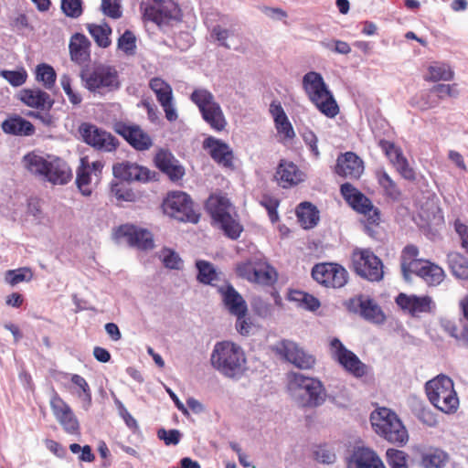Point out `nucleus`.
<instances>
[{
  "mask_svg": "<svg viewBox=\"0 0 468 468\" xmlns=\"http://www.w3.org/2000/svg\"><path fill=\"white\" fill-rule=\"evenodd\" d=\"M210 363L221 375L232 379L240 378L247 369V359L243 349L230 341L215 344Z\"/></svg>",
  "mask_w": 468,
  "mask_h": 468,
  "instance_id": "nucleus-1",
  "label": "nucleus"
},
{
  "mask_svg": "<svg viewBox=\"0 0 468 468\" xmlns=\"http://www.w3.org/2000/svg\"><path fill=\"white\" fill-rule=\"evenodd\" d=\"M288 378V388L300 406L317 408L324 403L326 392L319 379L295 372L290 373Z\"/></svg>",
  "mask_w": 468,
  "mask_h": 468,
  "instance_id": "nucleus-2",
  "label": "nucleus"
},
{
  "mask_svg": "<svg viewBox=\"0 0 468 468\" xmlns=\"http://www.w3.org/2000/svg\"><path fill=\"white\" fill-rule=\"evenodd\" d=\"M303 88L308 99L326 117L334 118L338 114L339 107L319 72L309 71L304 74Z\"/></svg>",
  "mask_w": 468,
  "mask_h": 468,
  "instance_id": "nucleus-3",
  "label": "nucleus"
},
{
  "mask_svg": "<svg viewBox=\"0 0 468 468\" xmlns=\"http://www.w3.org/2000/svg\"><path fill=\"white\" fill-rule=\"evenodd\" d=\"M373 430L386 441L403 446L409 441L408 431L398 415L387 408H380L370 415Z\"/></svg>",
  "mask_w": 468,
  "mask_h": 468,
  "instance_id": "nucleus-4",
  "label": "nucleus"
},
{
  "mask_svg": "<svg viewBox=\"0 0 468 468\" xmlns=\"http://www.w3.org/2000/svg\"><path fill=\"white\" fill-rule=\"evenodd\" d=\"M340 193L355 211L366 216L364 230L367 235L376 239L378 235L376 228L380 223V210L373 206L372 201L366 195L350 183L342 184Z\"/></svg>",
  "mask_w": 468,
  "mask_h": 468,
  "instance_id": "nucleus-5",
  "label": "nucleus"
},
{
  "mask_svg": "<svg viewBox=\"0 0 468 468\" xmlns=\"http://www.w3.org/2000/svg\"><path fill=\"white\" fill-rule=\"evenodd\" d=\"M425 391L430 402L444 413L454 412L459 399L453 388V381L445 375H439L425 384Z\"/></svg>",
  "mask_w": 468,
  "mask_h": 468,
  "instance_id": "nucleus-6",
  "label": "nucleus"
},
{
  "mask_svg": "<svg viewBox=\"0 0 468 468\" xmlns=\"http://www.w3.org/2000/svg\"><path fill=\"white\" fill-rule=\"evenodd\" d=\"M80 79L84 87L93 93L104 94L120 89L119 74L112 66L99 64L92 69H83Z\"/></svg>",
  "mask_w": 468,
  "mask_h": 468,
  "instance_id": "nucleus-7",
  "label": "nucleus"
},
{
  "mask_svg": "<svg viewBox=\"0 0 468 468\" xmlns=\"http://www.w3.org/2000/svg\"><path fill=\"white\" fill-rule=\"evenodd\" d=\"M164 212L169 217L180 221L197 224L200 215L194 209L191 197L183 191H172L167 194L163 202Z\"/></svg>",
  "mask_w": 468,
  "mask_h": 468,
  "instance_id": "nucleus-8",
  "label": "nucleus"
},
{
  "mask_svg": "<svg viewBox=\"0 0 468 468\" xmlns=\"http://www.w3.org/2000/svg\"><path fill=\"white\" fill-rule=\"evenodd\" d=\"M352 265L354 271L367 281L380 282L383 279V262L370 250L354 252Z\"/></svg>",
  "mask_w": 468,
  "mask_h": 468,
  "instance_id": "nucleus-9",
  "label": "nucleus"
},
{
  "mask_svg": "<svg viewBox=\"0 0 468 468\" xmlns=\"http://www.w3.org/2000/svg\"><path fill=\"white\" fill-rule=\"evenodd\" d=\"M141 8H144V18L158 26H166L181 18V10L172 0H153L144 5L142 4Z\"/></svg>",
  "mask_w": 468,
  "mask_h": 468,
  "instance_id": "nucleus-10",
  "label": "nucleus"
},
{
  "mask_svg": "<svg viewBox=\"0 0 468 468\" xmlns=\"http://www.w3.org/2000/svg\"><path fill=\"white\" fill-rule=\"evenodd\" d=\"M275 354L299 369L307 370L314 367L316 358L292 340L282 339L272 346Z\"/></svg>",
  "mask_w": 468,
  "mask_h": 468,
  "instance_id": "nucleus-11",
  "label": "nucleus"
},
{
  "mask_svg": "<svg viewBox=\"0 0 468 468\" xmlns=\"http://www.w3.org/2000/svg\"><path fill=\"white\" fill-rule=\"evenodd\" d=\"M312 277L318 283L328 288H342L348 280V272L338 263H316L312 269Z\"/></svg>",
  "mask_w": 468,
  "mask_h": 468,
  "instance_id": "nucleus-12",
  "label": "nucleus"
},
{
  "mask_svg": "<svg viewBox=\"0 0 468 468\" xmlns=\"http://www.w3.org/2000/svg\"><path fill=\"white\" fill-rule=\"evenodd\" d=\"M79 133L87 144L99 151L112 152L118 146V139L115 136L94 124L81 123Z\"/></svg>",
  "mask_w": 468,
  "mask_h": 468,
  "instance_id": "nucleus-13",
  "label": "nucleus"
},
{
  "mask_svg": "<svg viewBox=\"0 0 468 468\" xmlns=\"http://www.w3.org/2000/svg\"><path fill=\"white\" fill-rule=\"evenodd\" d=\"M331 346L335 349V357L337 362L356 378H362L367 374L368 367L358 356L347 349L336 337L331 341Z\"/></svg>",
  "mask_w": 468,
  "mask_h": 468,
  "instance_id": "nucleus-14",
  "label": "nucleus"
},
{
  "mask_svg": "<svg viewBox=\"0 0 468 468\" xmlns=\"http://www.w3.org/2000/svg\"><path fill=\"white\" fill-rule=\"evenodd\" d=\"M112 174L115 178L122 181H137L140 183L155 181L158 176L156 172L129 161L114 164L112 166Z\"/></svg>",
  "mask_w": 468,
  "mask_h": 468,
  "instance_id": "nucleus-15",
  "label": "nucleus"
},
{
  "mask_svg": "<svg viewBox=\"0 0 468 468\" xmlns=\"http://www.w3.org/2000/svg\"><path fill=\"white\" fill-rule=\"evenodd\" d=\"M350 312L359 314L366 321L372 324H382L386 321V315L381 307L371 298L365 295H358L347 303Z\"/></svg>",
  "mask_w": 468,
  "mask_h": 468,
  "instance_id": "nucleus-16",
  "label": "nucleus"
},
{
  "mask_svg": "<svg viewBox=\"0 0 468 468\" xmlns=\"http://www.w3.org/2000/svg\"><path fill=\"white\" fill-rule=\"evenodd\" d=\"M115 235L118 239H125L130 246L142 250H152L154 247L153 234L149 230L137 228L134 225L120 226Z\"/></svg>",
  "mask_w": 468,
  "mask_h": 468,
  "instance_id": "nucleus-17",
  "label": "nucleus"
},
{
  "mask_svg": "<svg viewBox=\"0 0 468 468\" xmlns=\"http://www.w3.org/2000/svg\"><path fill=\"white\" fill-rule=\"evenodd\" d=\"M396 303L403 311H407L411 316L418 317L423 313H432L436 305L431 296L408 295L400 292L395 299Z\"/></svg>",
  "mask_w": 468,
  "mask_h": 468,
  "instance_id": "nucleus-18",
  "label": "nucleus"
},
{
  "mask_svg": "<svg viewBox=\"0 0 468 468\" xmlns=\"http://www.w3.org/2000/svg\"><path fill=\"white\" fill-rule=\"evenodd\" d=\"M154 163L172 182H178L186 174L180 161L167 149L158 150L154 157Z\"/></svg>",
  "mask_w": 468,
  "mask_h": 468,
  "instance_id": "nucleus-19",
  "label": "nucleus"
},
{
  "mask_svg": "<svg viewBox=\"0 0 468 468\" xmlns=\"http://www.w3.org/2000/svg\"><path fill=\"white\" fill-rule=\"evenodd\" d=\"M346 468H386L381 458L372 449L355 446L346 457Z\"/></svg>",
  "mask_w": 468,
  "mask_h": 468,
  "instance_id": "nucleus-20",
  "label": "nucleus"
},
{
  "mask_svg": "<svg viewBox=\"0 0 468 468\" xmlns=\"http://www.w3.org/2000/svg\"><path fill=\"white\" fill-rule=\"evenodd\" d=\"M217 292L221 295L222 303L230 314L237 318L246 316L247 303L231 283L226 282L225 285L217 286Z\"/></svg>",
  "mask_w": 468,
  "mask_h": 468,
  "instance_id": "nucleus-21",
  "label": "nucleus"
},
{
  "mask_svg": "<svg viewBox=\"0 0 468 468\" xmlns=\"http://www.w3.org/2000/svg\"><path fill=\"white\" fill-rule=\"evenodd\" d=\"M116 132L122 136L126 142L137 151H145L153 145V140L139 125H127L120 123Z\"/></svg>",
  "mask_w": 468,
  "mask_h": 468,
  "instance_id": "nucleus-22",
  "label": "nucleus"
},
{
  "mask_svg": "<svg viewBox=\"0 0 468 468\" xmlns=\"http://www.w3.org/2000/svg\"><path fill=\"white\" fill-rule=\"evenodd\" d=\"M363 171L362 159L353 152L341 154L336 159L335 172L342 177L358 179Z\"/></svg>",
  "mask_w": 468,
  "mask_h": 468,
  "instance_id": "nucleus-23",
  "label": "nucleus"
},
{
  "mask_svg": "<svg viewBox=\"0 0 468 468\" xmlns=\"http://www.w3.org/2000/svg\"><path fill=\"white\" fill-rule=\"evenodd\" d=\"M48 170L44 179L53 185H66L72 178V172L69 165L61 158L48 156Z\"/></svg>",
  "mask_w": 468,
  "mask_h": 468,
  "instance_id": "nucleus-24",
  "label": "nucleus"
},
{
  "mask_svg": "<svg viewBox=\"0 0 468 468\" xmlns=\"http://www.w3.org/2000/svg\"><path fill=\"white\" fill-rule=\"evenodd\" d=\"M203 148L208 150L211 158L225 166L232 165L233 152L222 140L209 136L203 142Z\"/></svg>",
  "mask_w": 468,
  "mask_h": 468,
  "instance_id": "nucleus-25",
  "label": "nucleus"
},
{
  "mask_svg": "<svg viewBox=\"0 0 468 468\" xmlns=\"http://www.w3.org/2000/svg\"><path fill=\"white\" fill-rule=\"evenodd\" d=\"M5 133L14 136H31L35 133V126L18 114H10L2 122Z\"/></svg>",
  "mask_w": 468,
  "mask_h": 468,
  "instance_id": "nucleus-26",
  "label": "nucleus"
},
{
  "mask_svg": "<svg viewBox=\"0 0 468 468\" xmlns=\"http://www.w3.org/2000/svg\"><path fill=\"white\" fill-rule=\"evenodd\" d=\"M19 99L28 107L47 111H49L55 102L48 93L40 89H24L20 91Z\"/></svg>",
  "mask_w": 468,
  "mask_h": 468,
  "instance_id": "nucleus-27",
  "label": "nucleus"
},
{
  "mask_svg": "<svg viewBox=\"0 0 468 468\" xmlns=\"http://www.w3.org/2000/svg\"><path fill=\"white\" fill-rule=\"evenodd\" d=\"M90 42L81 33H75L69 41V48L70 58L75 63L81 65L90 60Z\"/></svg>",
  "mask_w": 468,
  "mask_h": 468,
  "instance_id": "nucleus-28",
  "label": "nucleus"
},
{
  "mask_svg": "<svg viewBox=\"0 0 468 468\" xmlns=\"http://www.w3.org/2000/svg\"><path fill=\"white\" fill-rule=\"evenodd\" d=\"M411 267L414 268V273L430 286L439 285L444 279L443 270L430 261H426V264L421 266L420 261H412Z\"/></svg>",
  "mask_w": 468,
  "mask_h": 468,
  "instance_id": "nucleus-29",
  "label": "nucleus"
},
{
  "mask_svg": "<svg viewBox=\"0 0 468 468\" xmlns=\"http://www.w3.org/2000/svg\"><path fill=\"white\" fill-rule=\"evenodd\" d=\"M276 179L279 185L283 188L298 184L301 179V174L296 165L292 162L282 160L277 167Z\"/></svg>",
  "mask_w": 468,
  "mask_h": 468,
  "instance_id": "nucleus-30",
  "label": "nucleus"
},
{
  "mask_svg": "<svg viewBox=\"0 0 468 468\" xmlns=\"http://www.w3.org/2000/svg\"><path fill=\"white\" fill-rule=\"evenodd\" d=\"M207 211L210 215L214 223L226 216L231 214L232 205L229 198L222 196L210 197L206 204Z\"/></svg>",
  "mask_w": 468,
  "mask_h": 468,
  "instance_id": "nucleus-31",
  "label": "nucleus"
},
{
  "mask_svg": "<svg viewBox=\"0 0 468 468\" xmlns=\"http://www.w3.org/2000/svg\"><path fill=\"white\" fill-rule=\"evenodd\" d=\"M296 216L302 226L306 229L314 228L319 222V211L310 202H302L296 208Z\"/></svg>",
  "mask_w": 468,
  "mask_h": 468,
  "instance_id": "nucleus-32",
  "label": "nucleus"
},
{
  "mask_svg": "<svg viewBox=\"0 0 468 468\" xmlns=\"http://www.w3.org/2000/svg\"><path fill=\"white\" fill-rule=\"evenodd\" d=\"M448 266L458 280L468 281V259L463 254L452 251L447 254Z\"/></svg>",
  "mask_w": 468,
  "mask_h": 468,
  "instance_id": "nucleus-33",
  "label": "nucleus"
},
{
  "mask_svg": "<svg viewBox=\"0 0 468 468\" xmlns=\"http://www.w3.org/2000/svg\"><path fill=\"white\" fill-rule=\"evenodd\" d=\"M22 163L27 170H28L31 174L36 176L42 177L44 176L48 170V160L44 156L36 154L35 152H30L24 155L22 159Z\"/></svg>",
  "mask_w": 468,
  "mask_h": 468,
  "instance_id": "nucleus-34",
  "label": "nucleus"
},
{
  "mask_svg": "<svg viewBox=\"0 0 468 468\" xmlns=\"http://www.w3.org/2000/svg\"><path fill=\"white\" fill-rule=\"evenodd\" d=\"M215 224L223 231L224 235L231 240H237L244 229L237 215L232 216L229 214Z\"/></svg>",
  "mask_w": 468,
  "mask_h": 468,
  "instance_id": "nucleus-35",
  "label": "nucleus"
},
{
  "mask_svg": "<svg viewBox=\"0 0 468 468\" xmlns=\"http://www.w3.org/2000/svg\"><path fill=\"white\" fill-rule=\"evenodd\" d=\"M200 113L204 121L208 123L212 129L218 132L224 130L227 122L225 120L220 105L218 102L212 103L210 107L207 108Z\"/></svg>",
  "mask_w": 468,
  "mask_h": 468,
  "instance_id": "nucleus-36",
  "label": "nucleus"
},
{
  "mask_svg": "<svg viewBox=\"0 0 468 468\" xmlns=\"http://www.w3.org/2000/svg\"><path fill=\"white\" fill-rule=\"evenodd\" d=\"M448 454L438 448L430 449L421 454V465L424 468H443L447 462Z\"/></svg>",
  "mask_w": 468,
  "mask_h": 468,
  "instance_id": "nucleus-37",
  "label": "nucleus"
},
{
  "mask_svg": "<svg viewBox=\"0 0 468 468\" xmlns=\"http://www.w3.org/2000/svg\"><path fill=\"white\" fill-rule=\"evenodd\" d=\"M197 270V280L204 285L216 286L213 282L218 279L215 266L205 260H197L196 261Z\"/></svg>",
  "mask_w": 468,
  "mask_h": 468,
  "instance_id": "nucleus-38",
  "label": "nucleus"
},
{
  "mask_svg": "<svg viewBox=\"0 0 468 468\" xmlns=\"http://www.w3.org/2000/svg\"><path fill=\"white\" fill-rule=\"evenodd\" d=\"M90 183V164L87 157L80 158V165L77 169L76 185L84 197H90L92 193L89 187Z\"/></svg>",
  "mask_w": 468,
  "mask_h": 468,
  "instance_id": "nucleus-39",
  "label": "nucleus"
},
{
  "mask_svg": "<svg viewBox=\"0 0 468 468\" xmlns=\"http://www.w3.org/2000/svg\"><path fill=\"white\" fill-rule=\"evenodd\" d=\"M150 89L154 92L158 102L163 105L173 101L171 86L163 79L155 77L149 81Z\"/></svg>",
  "mask_w": 468,
  "mask_h": 468,
  "instance_id": "nucleus-40",
  "label": "nucleus"
},
{
  "mask_svg": "<svg viewBox=\"0 0 468 468\" xmlns=\"http://www.w3.org/2000/svg\"><path fill=\"white\" fill-rule=\"evenodd\" d=\"M87 29L100 48H106L111 45L109 37L112 34V28L107 23L103 25L87 24Z\"/></svg>",
  "mask_w": 468,
  "mask_h": 468,
  "instance_id": "nucleus-41",
  "label": "nucleus"
},
{
  "mask_svg": "<svg viewBox=\"0 0 468 468\" xmlns=\"http://www.w3.org/2000/svg\"><path fill=\"white\" fill-rule=\"evenodd\" d=\"M289 299L293 302H297L299 303V306L302 308H304L308 311H316L320 307V301L307 293L302 291H291L289 294Z\"/></svg>",
  "mask_w": 468,
  "mask_h": 468,
  "instance_id": "nucleus-42",
  "label": "nucleus"
},
{
  "mask_svg": "<svg viewBox=\"0 0 468 468\" xmlns=\"http://www.w3.org/2000/svg\"><path fill=\"white\" fill-rule=\"evenodd\" d=\"M57 74L53 67L48 64H40L36 69V80L41 81L43 86L50 90L56 83Z\"/></svg>",
  "mask_w": 468,
  "mask_h": 468,
  "instance_id": "nucleus-43",
  "label": "nucleus"
},
{
  "mask_svg": "<svg viewBox=\"0 0 468 468\" xmlns=\"http://www.w3.org/2000/svg\"><path fill=\"white\" fill-rule=\"evenodd\" d=\"M378 181L384 189L385 195L393 200H398L401 195L396 183L391 179L386 171L378 172Z\"/></svg>",
  "mask_w": 468,
  "mask_h": 468,
  "instance_id": "nucleus-44",
  "label": "nucleus"
},
{
  "mask_svg": "<svg viewBox=\"0 0 468 468\" xmlns=\"http://www.w3.org/2000/svg\"><path fill=\"white\" fill-rule=\"evenodd\" d=\"M190 100L198 107L200 112L210 107L212 103H217L214 95L206 89H196L191 93Z\"/></svg>",
  "mask_w": 468,
  "mask_h": 468,
  "instance_id": "nucleus-45",
  "label": "nucleus"
},
{
  "mask_svg": "<svg viewBox=\"0 0 468 468\" xmlns=\"http://www.w3.org/2000/svg\"><path fill=\"white\" fill-rule=\"evenodd\" d=\"M409 455L401 450L389 448L386 452V459L390 468H408Z\"/></svg>",
  "mask_w": 468,
  "mask_h": 468,
  "instance_id": "nucleus-46",
  "label": "nucleus"
},
{
  "mask_svg": "<svg viewBox=\"0 0 468 468\" xmlns=\"http://www.w3.org/2000/svg\"><path fill=\"white\" fill-rule=\"evenodd\" d=\"M430 80H451L453 79V71L446 64H438L429 68Z\"/></svg>",
  "mask_w": 468,
  "mask_h": 468,
  "instance_id": "nucleus-47",
  "label": "nucleus"
},
{
  "mask_svg": "<svg viewBox=\"0 0 468 468\" xmlns=\"http://www.w3.org/2000/svg\"><path fill=\"white\" fill-rule=\"evenodd\" d=\"M0 76L7 80L13 87L22 86L27 79V73L24 68L17 70H1Z\"/></svg>",
  "mask_w": 468,
  "mask_h": 468,
  "instance_id": "nucleus-48",
  "label": "nucleus"
},
{
  "mask_svg": "<svg viewBox=\"0 0 468 468\" xmlns=\"http://www.w3.org/2000/svg\"><path fill=\"white\" fill-rule=\"evenodd\" d=\"M118 48L126 55H133L136 49V38L130 30H125L118 39Z\"/></svg>",
  "mask_w": 468,
  "mask_h": 468,
  "instance_id": "nucleus-49",
  "label": "nucleus"
},
{
  "mask_svg": "<svg viewBox=\"0 0 468 468\" xmlns=\"http://www.w3.org/2000/svg\"><path fill=\"white\" fill-rule=\"evenodd\" d=\"M61 10L71 18H78L83 13L82 0H61Z\"/></svg>",
  "mask_w": 468,
  "mask_h": 468,
  "instance_id": "nucleus-50",
  "label": "nucleus"
},
{
  "mask_svg": "<svg viewBox=\"0 0 468 468\" xmlns=\"http://www.w3.org/2000/svg\"><path fill=\"white\" fill-rule=\"evenodd\" d=\"M32 272L27 268L10 270L5 273V281L11 285H16L24 281H30Z\"/></svg>",
  "mask_w": 468,
  "mask_h": 468,
  "instance_id": "nucleus-51",
  "label": "nucleus"
},
{
  "mask_svg": "<svg viewBox=\"0 0 468 468\" xmlns=\"http://www.w3.org/2000/svg\"><path fill=\"white\" fill-rule=\"evenodd\" d=\"M111 194L122 201H133L135 199L133 191L119 182H112L111 184Z\"/></svg>",
  "mask_w": 468,
  "mask_h": 468,
  "instance_id": "nucleus-52",
  "label": "nucleus"
},
{
  "mask_svg": "<svg viewBox=\"0 0 468 468\" xmlns=\"http://www.w3.org/2000/svg\"><path fill=\"white\" fill-rule=\"evenodd\" d=\"M410 104L423 112L438 106L439 100L431 98L429 93H422L420 96L413 97Z\"/></svg>",
  "mask_w": 468,
  "mask_h": 468,
  "instance_id": "nucleus-53",
  "label": "nucleus"
},
{
  "mask_svg": "<svg viewBox=\"0 0 468 468\" xmlns=\"http://www.w3.org/2000/svg\"><path fill=\"white\" fill-rule=\"evenodd\" d=\"M57 420L68 433L75 434L80 430L79 421L71 410H69V413L57 418Z\"/></svg>",
  "mask_w": 468,
  "mask_h": 468,
  "instance_id": "nucleus-54",
  "label": "nucleus"
},
{
  "mask_svg": "<svg viewBox=\"0 0 468 468\" xmlns=\"http://www.w3.org/2000/svg\"><path fill=\"white\" fill-rule=\"evenodd\" d=\"M120 2V0H101V10L105 16L118 19L122 14Z\"/></svg>",
  "mask_w": 468,
  "mask_h": 468,
  "instance_id": "nucleus-55",
  "label": "nucleus"
},
{
  "mask_svg": "<svg viewBox=\"0 0 468 468\" xmlns=\"http://www.w3.org/2000/svg\"><path fill=\"white\" fill-rule=\"evenodd\" d=\"M157 437L159 440L164 441L165 445H177L180 442L182 433L176 429L166 431L162 428L157 431Z\"/></svg>",
  "mask_w": 468,
  "mask_h": 468,
  "instance_id": "nucleus-56",
  "label": "nucleus"
},
{
  "mask_svg": "<svg viewBox=\"0 0 468 468\" xmlns=\"http://www.w3.org/2000/svg\"><path fill=\"white\" fill-rule=\"evenodd\" d=\"M50 407L56 418L69 413L70 407L54 391L50 399Z\"/></svg>",
  "mask_w": 468,
  "mask_h": 468,
  "instance_id": "nucleus-57",
  "label": "nucleus"
},
{
  "mask_svg": "<svg viewBox=\"0 0 468 468\" xmlns=\"http://www.w3.org/2000/svg\"><path fill=\"white\" fill-rule=\"evenodd\" d=\"M261 205L268 211V216L272 223L279 220V215L277 208L279 207V201L270 197H265L261 201Z\"/></svg>",
  "mask_w": 468,
  "mask_h": 468,
  "instance_id": "nucleus-58",
  "label": "nucleus"
},
{
  "mask_svg": "<svg viewBox=\"0 0 468 468\" xmlns=\"http://www.w3.org/2000/svg\"><path fill=\"white\" fill-rule=\"evenodd\" d=\"M60 83L64 91L68 95L69 101L74 105L80 104L82 98L71 89V79L69 76L64 74L60 79Z\"/></svg>",
  "mask_w": 468,
  "mask_h": 468,
  "instance_id": "nucleus-59",
  "label": "nucleus"
},
{
  "mask_svg": "<svg viewBox=\"0 0 468 468\" xmlns=\"http://www.w3.org/2000/svg\"><path fill=\"white\" fill-rule=\"evenodd\" d=\"M163 263L170 270H180L182 268L183 261L176 251L166 250L164 255Z\"/></svg>",
  "mask_w": 468,
  "mask_h": 468,
  "instance_id": "nucleus-60",
  "label": "nucleus"
},
{
  "mask_svg": "<svg viewBox=\"0 0 468 468\" xmlns=\"http://www.w3.org/2000/svg\"><path fill=\"white\" fill-rule=\"evenodd\" d=\"M229 35L230 31L226 28H223L219 25H216L215 27H213L211 30V37L217 40L219 46L227 49L230 48V46L227 43V39L229 37Z\"/></svg>",
  "mask_w": 468,
  "mask_h": 468,
  "instance_id": "nucleus-61",
  "label": "nucleus"
},
{
  "mask_svg": "<svg viewBox=\"0 0 468 468\" xmlns=\"http://www.w3.org/2000/svg\"><path fill=\"white\" fill-rule=\"evenodd\" d=\"M315 460L324 464H332L335 462V452L324 446H320L314 452Z\"/></svg>",
  "mask_w": 468,
  "mask_h": 468,
  "instance_id": "nucleus-62",
  "label": "nucleus"
},
{
  "mask_svg": "<svg viewBox=\"0 0 468 468\" xmlns=\"http://www.w3.org/2000/svg\"><path fill=\"white\" fill-rule=\"evenodd\" d=\"M259 9L269 18L276 21H282L288 17L285 10L280 7H271L267 5L259 6Z\"/></svg>",
  "mask_w": 468,
  "mask_h": 468,
  "instance_id": "nucleus-63",
  "label": "nucleus"
},
{
  "mask_svg": "<svg viewBox=\"0 0 468 468\" xmlns=\"http://www.w3.org/2000/svg\"><path fill=\"white\" fill-rule=\"evenodd\" d=\"M275 126L278 133L283 134L285 138L292 139L295 136L293 127L287 116H284L282 119L275 122Z\"/></svg>",
  "mask_w": 468,
  "mask_h": 468,
  "instance_id": "nucleus-64",
  "label": "nucleus"
}]
</instances>
